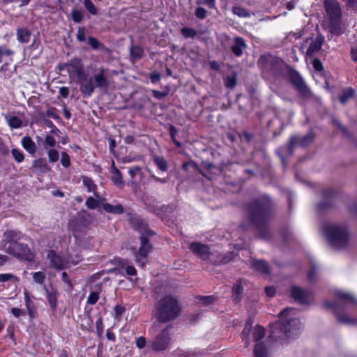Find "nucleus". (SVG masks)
Instances as JSON below:
<instances>
[{
  "instance_id": "1",
  "label": "nucleus",
  "mask_w": 357,
  "mask_h": 357,
  "mask_svg": "<svg viewBox=\"0 0 357 357\" xmlns=\"http://www.w3.org/2000/svg\"><path fill=\"white\" fill-rule=\"evenodd\" d=\"M335 295L339 300L338 302H324V305L327 308H331L335 312L337 319L346 324H357V307H352L351 304L357 303L355 296L348 292L337 290Z\"/></svg>"
},
{
  "instance_id": "2",
  "label": "nucleus",
  "mask_w": 357,
  "mask_h": 357,
  "mask_svg": "<svg viewBox=\"0 0 357 357\" xmlns=\"http://www.w3.org/2000/svg\"><path fill=\"white\" fill-rule=\"evenodd\" d=\"M293 314L294 310L291 308L281 312L280 320L271 325L270 336L273 340L286 343L291 337L298 333L301 324L298 319L291 317Z\"/></svg>"
},
{
  "instance_id": "3",
  "label": "nucleus",
  "mask_w": 357,
  "mask_h": 357,
  "mask_svg": "<svg viewBox=\"0 0 357 357\" xmlns=\"http://www.w3.org/2000/svg\"><path fill=\"white\" fill-rule=\"evenodd\" d=\"M322 231L335 249H346L353 244L351 236L345 225L326 224L322 228Z\"/></svg>"
},
{
  "instance_id": "4",
  "label": "nucleus",
  "mask_w": 357,
  "mask_h": 357,
  "mask_svg": "<svg viewBox=\"0 0 357 357\" xmlns=\"http://www.w3.org/2000/svg\"><path fill=\"white\" fill-rule=\"evenodd\" d=\"M181 305L172 296H165L155 304L154 316L159 322L167 323L174 320L181 312Z\"/></svg>"
},
{
  "instance_id": "5",
  "label": "nucleus",
  "mask_w": 357,
  "mask_h": 357,
  "mask_svg": "<svg viewBox=\"0 0 357 357\" xmlns=\"http://www.w3.org/2000/svg\"><path fill=\"white\" fill-rule=\"evenodd\" d=\"M271 202L268 197L255 201L248 206V216L251 223L259 229L269 218Z\"/></svg>"
},
{
  "instance_id": "6",
  "label": "nucleus",
  "mask_w": 357,
  "mask_h": 357,
  "mask_svg": "<svg viewBox=\"0 0 357 357\" xmlns=\"http://www.w3.org/2000/svg\"><path fill=\"white\" fill-rule=\"evenodd\" d=\"M109 72L107 69L98 68L93 77L85 79L81 83L79 90L81 93L88 97L91 96L96 88L107 89L109 85L108 79Z\"/></svg>"
},
{
  "instance_id": "7",
  "label": "nucleus",
  "mask_w": 357,
  "mask_h": 357,
  "mask_svg": "<svg viewBox=\"0 0 357 357\" xmlns=\"http://www.w3.org/2000/svg\"><path fill=\"white\" fill-rule=\"evenodd\" d=\"M324 5L327 20H329L330 31L336 35L340 34L342 31L339 22L342 17V9L338 1L337 0H324Z\"/></svg>"
},
{
  "instance_id": "8",
  "label": "nucleus",
  "mask_w": 357,
  "mask_h": 357,
  "mask_svg": "<svg viewBox=\"0 0 357 357\" xmlns=\"http://www.w3.org/2000/svg\"><path fill=\"white\" fill-rule=\"evenodd\" d=\"M60 70H66L69 77L77 82H84L86 75L84 73V66L80 59H74L67 63H64L59 66Z\"/></svg>"
},
{
  "instance_id": "9",
  "label": "nucleus",
  "mask_w": 357,
  "mask_h": 357,
  "mask_svg": "<svg viewBox=\"0 0 357 357\" xmlns=\"http://www.w3.org/2000/svg\"><path fill=\"white\" fill-rule=\"evenodd\" d=\"M264 328L256 326L254 328H252V321H248L242 332V338L245 347H248L251 342L259 341L264 337Z\"/></svg>"
},
{
  "instance_id": "10",
  "label": "nucleus",
  "mask_w": 357,
  "mask_h": 357,
  "mask_svg": "<svg viewBox=\"0 0 357 357\" xmlns=\"http://www.w3.org/2000/svg\"><path fill=\"white\" fill-rule=\"evenodd\" d=\"M6 252L17 258L31 261L33 255L27 245L18 243H12L6 248Z\"/></svg>"
},
{
  "instance_id": "11",
  "label": "nucleus",
  "mask_w": 357,
  "mask_h": 357,
  "mask_svg": "<svg viewBox=\"0 0 357 357\" xmlns=\"http://www.w3.org/2000/svg\"><path fill=\"white\" fill-rule=\"evenodd\" d=\"M152 246L146 236L140 237V247L138 251L134 249V255L136 262L144 267L146 263V257L151 252Z\"/></svg>"
},
{
  "instance_id": "12",
  "label": "nucleus",
  "mask_w": 357,
  "mask_h": 357,
  "mask_svg": "<svg viewBox=\"0 0 357 357\" xmlns=\"http://www.w3.org/2000/svg\"><path fill=\"white\" fill-rule=\"evenodd\" d=\"M171 340V327H165L156 336L152 342V348L155 351H162L167 349Z\"/></svg>"
},
{
  "instance_id": "13",
  "label": "nucleus",
  "mask_w": 357,
  "mask_h": 357,
  "mask_svg": "<svg viewBox=\"0 0 357 357\" xmlns=\"http://www.w3.org/2000/svg\"><path fill=\"white\" fill-rule=\"evenodd\" d=\"M47 259L50 261V267L54 268L56 270H63L66 268L68 263L77 264L79 259L77 260H66L63 259L61 256L56 254L54 250L48 251Z\"/></svg>"
},
{
  "instance_id": "14",
  "label": "nucleus",
  "mask_w": 357,
  "mask_h": 357,
  "mask_svg": "<svg viewBox=\"0 0 357 357\" xmlns=\"http://www.w3.org/2000/svg\"><path fill=\"white\" fill-rule=\"evenodd\" d=\"M289 77L293 84L303 96L307 97L309 96L310 90L298 73L295 71L291 72Z\"/></svg>"
},
{
  "instance_id": "15",
  "label": "nucleus",
  "mask_w": 357,
  "mask_h": 357,
  "mask_svg": "<svg viewBox=\"0 0 357 357\" xmlns=\"http://www.w3.org/2000/svg\"><path fill=\"white\" fill-rule=\"evenodd\" d=\"M190 249L195 255L204 260L211 259V256L213 255L208 246L200 243H191Z\"/></svg>"
},
{
  "instance_id": "16",
  "label": "nucleus",
  "mask_w": 357,
  "mask_h": 357,
  "mask_svg": "<svg viewBox=\"0 0 357 357\" xmlns=\"http://www.w3.org/2000/svg\"><path fill=\"white\" fill-rule=\"evenodd\" d=\"M291 297L296 301L305 304L309 301L310 292L300 287H293L291 291Z\"/></svg>"
},
{
  "instance_id": "17",
  "label": "nucleus",
  "mask_w": 357,
  "mask_h": 357,
  "mask_svg": "<svg viewBox=\"0 0 357 357\" xmlns=\"http://www.w3.org/2000/svg\"><path fill=\"white\" fill-rule=\"evenodd\" d=\"M116 262L120 271H125L127 275L132 276L135 275L137 274V271L135 268L131 264V263L128 260L123 259H116Z\"/></svg>"
},
{
  "instance_id": "18",
  "label": "nucleus",
  "mask_w": 357,
  "mask_h": 357,
  "mask_svg": "<svg viewBox=\"0 0 357 357\" xmlns=\"http://www.w3.org/2000/svg\"><path fill=\"white\" fill-rule=\"evenodd\" d=\"M323 41L324 38L322 36H317L315 39H310V46L306 51L307 54L312 56L319 51L321 48Z\"/></svg>"
},
{
  "instance_id": "19",
  "label": "nucleus",
  "mask_w": 357,
  "mask_h": 357,
  "mask_svg": "<svg viewBox=\"0 0 357 357\" xmlns=\"http://www.w3.org/2000/svg\"><path fill=\"white\" fill-rule=\"evenodd\" d=\"M246 47L247 45L244 39L241 37H236L234 38V43L231 46V51L236 56H241Z\"/></svg>"
},
{
  "instance_id": "20",
  "label": "nucleus",
  "mask_w": 357,
  "mask_h": 357,
  "mask_svg": "<svg viewBox=\"0 0 357 357\" xmlns=\"http://www.w3.org/2000/svg\"><path fill=\"white\" fill-rule=\"evenodd\" d=\"M252 266L255 270L259 272L260 273L269 275L270 274V268L268 264L261 260H253L252 261Z\"/></svg>"
},
{
  "instance_id": "21",
  "label": "nucleus",
  "mask_w": 357,
  "mask_h": 357,
  "mask_svg": "<svg viewBox=\"0 0 357 357\" xmlns=\"http://www.w3.org/2000/svg\"><path fill=\"white\" fill-rule=\"evenodd\" d=\"M31 37V32L27 28H20L17 30V40L22 43H27Z\"/></svg>"
},
{
  "instance_id": "22",
  "label": "nucleus",
  "mask_w": 357,
  "mask_h": 357,
  "mask_svg": "<svg viewBox=\"0 0 357 357\" xmlns=\"http://www.w3.org/2000/svg\"><path fill=\"white\" fill-rule=\"evenodd\" d=\"M102 208L106 212L110 213L121 214L123 212V207L120 204L113 205L108 203H104L102 204Z\"/></svg>"
},
{
  "instance_id": "23",
  "label": "nucleus",
  "mask_w": 357,
  "mask_h": 357,
  "mask_svg": "<svg viewBox=\"0 0 357 357\" xmlns=\"http://www.w3.org/2000/svg\"><path fill=\"white\" fill-rule=\"evenodd\" d=\"M23 148L29 153H34L36 151V146L30 137H24L22 139Z\"/></svg>"
},
{
  "instance_id": "24",
  "label": "nucleus",
  "mask_w": 357,
  "mask_h": 357,
  "mask_svg": "<svg viewBox=\"0 0 357 357\" xmlns=\"http://www.w3.org/2000/svg\"><path fill=\"white\" fill-rule=\"evenodd\" d=\"M48 303L52 310H55L57 306V292L54 289H46Z\"/></svg>"
},
{
  "instance_id": "25",
  "label": "nucleus",
  "mask_w": 357,
  "mask_h": 357,
  "mask_svg": "<svg viewBox=\"0 0 357 357\" xmlns=\"http://www.w3.org/2000/svg\"><path fill=\"white\" fill-rule=\"evenodd\" d=\"M255 357H268L267 349L262 342H257L254 349Z\"/></svg>"
},
{
  "instance_id": "26",
  "label": "nucleus",
  "mask_w": 357,
  "mask_h": 357,
  "mask_svg": "<svg viewBox=\"0 0 357 357\" xmlns=\"http://www.w3.org/2000/svg\"><path fill=\"white\" fill-rule=\"evenodd\" d=\"M4 236L6 240L10 244L12 243H17V241L20 238L21 234L18 231L8 230L5 232Z\"/></svg>"
},
{
  "instance_id": "27",
  "label": "nucleus",
  "mask_w": 357,
  "mask_h": 357,
  "mask_svg": "<svg viewBox=\"0 0 357 357\" xmlns=\"http://www.w3.org/2000/svg\"><path fill=\"white\" fill-rule=\"evenodd\" d=\"M112 181L116 186L122 187L123 185L121 174L114 165L112 167Z\"/></svg>"
},
{
  "instance_id": "28",
  "label": "nucleus",
  "mask_w": 357,
  "mask_h": 357,
  "mask_svg": "<svg viewBox=\"0 0 357 357\" xmlns=\"http://www.w3.org/2000/svg\"><path fill=\"white\" fill-rule=\"evenodd\" d=\"M298 141H299V139H298V137H292L291 138V142H290L289 145H288L287 146H284V147L280 148L278 150V153H281V154H283V153H287L289 155L291 154L292 153V146H293V144L296 143ZM280 158H281V160L283 162L284 161L283 155H281Z\"/></svg>"
},
{
  "instance_id": "29",
  "label": "nucleus",
  "mask_w": 357,
  "mask_h": 357,
  "mask_svg": "<svg viewBox=\"0 0 357 357\" xmlns=\"http://www.w3.org/2000/svg\"><path fill=\"white\" fill-rule=\"evenodd\" d=\"M24 301L29 314L30 317H33L36 310L33 306V303L30 299L29 294L26 291L24 292Z\"/></svg>"
},
{
  "instance_id": "30",
  "label": "nucleus",
  "mask_w": 357,
  "mask_h": 357,
  "mask_svg": "<svg viewBox=\"0 0 357 357\" xmlns=\"http://www.w3.org/2000/svg\"><path fill=\"white\" fill-rule=\"evenodd\" d=\"M57 144L55 138L51 135H47L43 143V147L46 150L54 147Z\"/></svg>"
},
{
  "instance_id": "31",
  "label": "nucleus",
  "mask_w": 357,
  "mask_h": 357,
  "mask_svg": "<svg viewBox=\"0 0 357 357\" xmlns=\"http://www.w3.org/2000/svg\"><path fill=\"white\" fill-rule=\"evenodd\" d=\"M33 167L38 169L43 172H46L50 170L47 162L43 159L36 160L33 162Z\"/></svg>"
},
{
  "instance_id": "32",
  "label": "nucleus",
  "mask_w": 357,
  "mask_h": 357,
  "mask_svg": "<svg viewBox=\"0 0 357 357\" xmlns=\"http://www.w3.org/2000/svg\"><path fill=\"white\" fill-rule=\"evenodd\" d=\"M6 281H11L13 284H17L19 282V279L14 275L10 273H2L0 274V282Z\"/></svg>"
},
{
  "instance_id": "33",
  "label": "nucleus",
  "mask_w": 357,
  "mask_h": 357,
  "mask_svg": "<svg viewBox=\"0 0 357 357\" xmlns=\"http://www.w3.org/2000/svg\"><path fill=\"white\" fill-rule=\"evenodd\" d=\"M354 95V91L353 89L349 88L346 89L340 97V100L342 103L344 104L348 101L349 99L352 98Z\"/></svg>"
},
{
  "instance_id": "34",
  "label": "nucleus",
  "mask_w": 357,
  "mask_h": 357,
  "mask_svg": "<svg viewBox=\"0 0 357 357\" xmlns=\"http://www.w3.org/2000/svg\"><path fill=\"white\" fill-rule=\"evenodd\" d=\"M154 162L160 170L165 172L167 169V162L162 157H155Z\"/></svg>"
},
{
  "instance_id": "35",
  "label": "nucleus",
  "mask_w": 357,
  "mask_h": 357,
  "mask_svg": "<svg viewBox=\"0 0 357 357\" xmlns=\"http://www.w3.org/2000/svg\"><path fill=\"white\" fill-rule=\"evenodd\" d=\"M130 54L133 59H139L143 55V50L138 46H132L130 49Z\"/></svg>"
},
{
  "instance_id": "36",
  "label": "nucleus",
  "mask_w": 357,
  "mask_h": 357,
  "mask_svg": "<svg viewBox=\"0 0 357 357\" xmlns=\"http://www.w3.org/2000/svg\"><path fill=\"white\" fill-rule=\"evenodd\" d=\"M100 295L97 291H91L87 297L86 304L93 305L99 299Z\"/></svg>"
},
{
  "instance_id": "37",
  "label": "nucleus",
  "mask_w": 357,
  "mask_h": 357,
  "mask_svg": "<svg viewBox=\"0 0 357 357\" xmlns=\"http://www.w3.org/2000/svg\"><path fill=\"white\" fill-rule=\"evenodd\" d=\"M83 184L88 188L89 192H93L96 189V185L93 183L91 178L84 176L82 178Z\"/></svg>"
},
{
  "instance_id": "38",
  "label": "nucleus",
  "mask_w": 357,
  "mask_h": 357,
  "mask_svg": "<svg viewBox=\"0 0 357 357\" xmlns=\"http://www.w3.org/2000/svg\"><path fill=\"white\" fill-rule=\"evenodd\" d=\"M47 155L50 162H54L59 160V154L58 151L54 149H50L47 151Z\"/></svg>"
},
{
  "instance_id": "39",
  "label": "nucleus",
  "mask_w": 357,
  "mask_h": 357,
  "mask_svg": "<svg viewBox=\"0 0 357 357\" xmlns=\"http://www.w3.org/2000/svg\"><path fill=\"white\" fill-rule=\"evenodd\" d=\"M84 4L86 9L92 15L97 14V8L91 0H84Z\"/></svg>"
},
{
  "instance_id": "40",
  "label": "nucleus",
  "mask_w": 357,
  "mask_h": 357,
  "mask_svg": "<svg viewBox=\"0 0 357 357\" xmlns=\"http://www.w3.org/2000/svg\"><path fill=\"white\" fill-rule=\"evenodd\" d=\"M8 125L12 128H19L22 126V121L17 116H12L8 119Z\"/></svg>"
},
{
  "instance_id": "41",
  "label": "nucleus",
  "mask_w": 357,
  "mask_h": 357,
  "mask_svg": "<svg viewBox=\"0 0 357 357\" xmlns=\"http://www.w3.org/2000/svg\"><path fill=\"white\" fill-rule=\"evenodd\" d=\"M13 54V52L6 46H0V63L3 62V56H10Z\"/></svg>"
},
{
  "instance_id": "42",
  "label": "nucleus",
  "mask_w": 357,
  "mask_h": 357,
  "mask_svg": "<svg viewBox=\"0 0 357 357\" xmlns=\"http://www.w3.org/2000/svg\"><path fill=\"white\" fill-rule=\"evenodd\" d=\"M45 279V275L43 272L38 271L33 273V280L36 283L43 284Z\"/></svg>"
},
{
  "instance_id": "43",
  "label": "nucleus",
  "mask_w": 357,
  "mask_h": 357,
  "mask_svg": "<svg viewBox=\"0 0 357 357\" xmlns=\"http://www.w3.org/2000/svg\"><path fill=\"white\" fill-rule=\"evenodd\" d=\"M233 13L241 17H246L250 16V13L245 9L241 7H234Z\"/></svg>"
},
{
  "instance_id": "44",
  "label": "nucleus",
  "mask_w": 357,
  "mask_h": 357,
  "mask_svg": "<svg viewBox=\"0 0 357 357\" xmlns=\"http://www.w3.org/2000/svg\"><path fill=\"white\" fill-rule=\"evenodd\" d=\"M11 153L12 155L17 162H22L24 160V154L20 150L17 149H13Z\"/></svg>"
},
{
  "instance_id": "45",
  "label": "nucleus",
  "mask_w": 357,
  "mask_h": 357,
  "mask_svg": "<svg viewBox=\"0 0 357 357\" xmlns=\"http://www.w3.org/2000/svg\"><path fill=\"white\" fill-rule=\"evenodd\" d=\"M225 86L227 88L232 89L234 88L236 84V77L235 75H232L230 76H227L225 79Z\"/></svg>"
},
{
  "instance_id": "46",
  "label": "nucleus",
  "mask_w": 357,
  "mask_h": 357,
  "mask_svg": "<svg viewBox=\"0 0 357 357\" xmlns=\"http://www.w3.org/2000/svg\"><path fill=\"white\" fill-rule=\"evenodd\" d=\"M71 16L73 21L76 23H79L82 20L83 15L82 12L77 10H73L71 12Z\"/></svg>"
},
{
  "instance_id": "47",
  "label": "nucleus",
  "mask_w": 357,
  "mask_h": 357,
  "mask_svg": "<svg viewBox=\"0 0 357 357\" xmlns=\"http://www.w3.org/2000/svg\"><path fill=\"white\" fill-rule=\"evenodd\" d=\"M197 5H205L209 8H215V0H197Z\"/></svg>"
},
{
  "instance_id": "48",
  "label": "nucleus",
  "mask_w": 357,
  "mask_h": 357,
  "mask_svg": "<svg viewBox=\"0 0 357 357\" xmlns=\"http://www.w3.org/2000/svg\"><path fill=\"white\" fill-rule=\"evenodd\" d=\"M181 33L185 38H193L197 34V33L195 30L190 29V28H183L181 29Z\"/></svg>"
},
{
  "instance_id": "49",
  "label": "nucleus",
  "mask_w": 357,
  "mask_h": 357,
  "mask_svg": "<svg viewBox=\"0 0 357 357\" xmlns=\"http://www.w3.org/2000/svg\"><path fill=\"white\" fill-rule=\"evenodd\" d=\"M125 312V308L121 305H116L114 307L115 319L120 321L122 314Z\"/></svg>"
},
{
  "instance_id": "50",
  "label": "nucleus",
  "mask_w": 357,
  "mask_h": 357,
  "mask_svg": "<svg viewBox=\"0 0 357 357\" xmlns=\"http://www.w3.org/2000/svg\"><path fill=\"white\" fill-rule=\"evenodd\" d=\"M86 206L90 209H94L98 206V202L93 197H89L86 201Z\"/></svg>"
},
{
  "instance_id": "51",
  "label": "nucleus",
  "mask_w": 357,
  "mask_h": 357,
  "mask_svg": "<svg viewBox=\"0 0 357 357\" xmlns=\"http://www.w3.org/2000/svg\"><path fill=\"white\" fill-rule=\"evenodd\" d=\"M61 162L62 165L65 167H68L70 165L69 155L65 152H63L61 153Z\"/></svg>"
},
{
  "instance_id": "52",
  "label": "nucleus",
  "mask_w": 357,
  "mask_h": 357,
  "mask_svg": "<svg viewBox=\"0 0 357 357\" xmlns=\"http://www.w3.org/2000/svg\"><path fill=\"white\" fill-rule=\"evenodd\" d=\"M195 15L200 19H204L206 16V10L202 7H198L195 12Z\"/></svg>"
},
{
  "instance_id": "53",
  "label": "nucleus",
  "mask_w": 357,
  "mask_h": 357,
  "mask_svg": "<svg viewBox=\"0 0 357 357\" xmlns=\"http://www.w3.org/2000/svg\"><path fill=\"white\" fill-rule=\"evenodd\" d=\"M77 39L79 41H84L85 40V29L84 28H79L77 33Z\"/></svg>"
},
{
  "instance_id": "54",
  "label": "nucleus",
  "mask_w": 357,
  "mask_h": 357,
  "mask_svg": "<svg viewBox=\"0 0 357 357\" xmlns=\"http://www.w3.org/2000/svg\"><path fill=\"white\" fill-rule=\"evenodd\" d=\"M177 133L176 129L174 126L170 127V135L174 143L178 146H181V144L175 139V136Z\"/></svg>"
},
{
  "instance_id": "55",
  "label": "nucleus",
  "mask_w": 357,
  "mask_h": 357,
  "mask_svg": "<svg viewBox=\"0 0 357 357\" xmlns=\"http://www.w3.org/2000/svg\"><path fill=\"white\" fill-rule=\"evenodd\" d=\"M89 44L93 48L98 49L100 47V43L94 38L90 37L88 39Z\"/></svg>"
},
{
  "instance_id": "56",
  "label": "nucleus",
  "mask_w": 357,
  "mask_h": 357,
  "mask_svg": "<svg viewBox=\"0 0 357 357\" xmlns=\"http://www.w3.org/2000/svg\"><path fill=\"white\" fill-rule=\"evenodd\" d=\"M146 339L144 337H139L137 339L136 344L139 349H142L146 345Z\"/></svg>"
},
{
  "instance_id": "57",
  "label": "nucleus",
  "mask_w": 357,
  "mask_h": 357,
  "mask_svg": "<svg viewBox=\"0 0 357 357\" xmlns=\"http://www.w3.org/2000/svg\"><path fill=\"white\" fill-rule=\"evenodd\" d=\"M96 330H97L98 333L100 334L102 333L103 331V324H102V320L101 317H100L96 321Z\"/></svg>"
},
{
  "instance_id": "58",
  "label": "nucleus",
  "mask_w": 357,
  "mask_h": 357,
  "mask_svg": "<svg viewBox=\"0 0 357 357\" xmlns=\"http://www.w3.org/2000/svg\"><path fill=\"white\" fill-rule=\"evenodd\" d=\"M312 64H313V67L314 68L315 70H317L318 71H321L323 70V65H322L321 62L320 61V60L314 59L312 62Z\"/></svg>"
},
{
  "instance_id": "59",
  "label": "nucleus",
  "mask_w": 357,
  "mask_h": 357,
  "mask_svg": "<svg viewBox=\"0 0 357 357\" xmlns=\"http://www.w3.org/2000/svg\"><path fill=\"white\" fill-rule=\"evenodd\" d=\"M59 94L63 97V98H67L69 95V89L68 87H66V86H62L59 89Z\"/></svg>"
},
{
  "instance_id": "60",
  "label": "nucleus",
  "mask_w": 357,
  "mask_h": 357,
  "mask_svg": "<svg viewBox=\"0 0 357 357\" xmlns=\"http://www.w3.org/2000/svg\"><path fill=\"white\" fill-rule=\"evenodd\" d=\"M141 171V168L139 167H134L132 168H130L128 171L129 174L130 175L131 178H134L135 175L139 173Z\"/></svg>"
},
{
  "instance_id": "61",
  "label": "nucleus",
  "mask_w": 357,
  "mask_h": 357,
  "mask_svg": "<svg viewBox=\"0 0 357 357\" xmlns=\"http://www.w3.org/2000/svg\"><path fill=\"white\" fill-rule=\"evenodd\" d=\"M233 293L235 295H236V296H239V295L241 294V293H242V288H241L240 284H234V286L233 287Z\"/></svg>"
},
{
  "instance_id": "62",
  "label": "nucleus",
  "mask_w": 357,
  "mask_h": 357,
  "mask_svg": "<svg viewBox=\"0 0 357 357\" xmlns=\"http://www.w3.org/2000/svg\"><path fill=\"white\" fill-rule=\"evenodd\" d=\"M266 294L269 297H273L275 295V290L273 287H267L265 289Z\"/></svg>"
},
{
  "instance_id": "63",
  "label": "nucleus",
  "mask_w": 357,
  "mask_h": 357,
  "mask_svg": "<svg viewBox=\"0 0 357 357\" xmlns=\"http://www.w3.org/2000/svg\"><path fill=\"white\" fill-rule=\"evenodd\" d=\"M11 312L16 317H19L20 316L24 314V312L20 309L17 307L12 308Z\"/></svg>"
},
{
  "instance_id": "64",
  "label": "nucleus",
  "mask_w": 357,
  "mask_h": 357,
  "mask_svg": "<svg viewBox=\"0 0 357 357\" xmlns=\"http://www.w3.org/2000/svg\"><path fill=\"white\" fill-rule=\"evenodd\" d=\"M349 8H355L357 6V0H343Z\"/></svg>"
}]
</instances>
